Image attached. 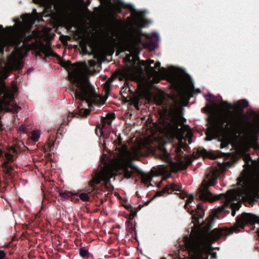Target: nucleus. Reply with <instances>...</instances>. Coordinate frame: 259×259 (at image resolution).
I'll list each match as a JSON object with an SVG mask.
<instances>
[{"label": "nucleus", "mask_w": 259, "mask_h": 259, "mask_svg": "<svg viewBox=\"0 0 259 259\" xmlns=\"http://www.w3.org/2000/svg\"><path fill=\"white\" fill-rule=\"evenodd\" d=\"M161 259H166V258H165V257H162V258H161Z\"/></svg>", "instance_id": "obj_48"}, {"label": "nucleus", "mask_w": 259, "mask_h": 259, "mask_svg": "<svg viewBox=\"0 0 259 259\" xmlns=\"http://www.w3.org/2000/svg\"><path fill=\"white\" fill-rule=\"evenodd\" d=\"M247 157H248L249 159H251V157H250V155H247Z\"/></svg>", "instance_id": "obj_44"}, {"label": "nucleus", "mask_w": 259, "mask_h": 259, "mask_svg": "<svg viewBox=\"0 0 259 259\" xmlns=\"http://www.w3.org/2000/svg\"><path fill=\"white\" fill-rule=\"evenodd\" d=\"M222 105L224 107H226L228 111L229 112H231L234 109V106L227 101H222Z\"/></svg>", "instance_id": "obj_26"}, {"label": "nucleus", "mask_w": 259, "mask_h": 259, "mask_svg": "<svg viewBox=\"0 0 259 259\" xmlns=\"http://www.w3.org/2000/svg\"><path fill=\"white\" fill-rule=\"evenodd\" d=\"M19 128L23 132H24L25 130V126L24 125H21Z\"/></svg>", "instance_id": "obj_40"}, {"label": "nucleus", "mask_w": 259, "mask_h": 259, "mask_svg": "<svg viewBox=\"0 0 259 259\" xmlns=\"http://www.w3.org/2000/svg\"><path fill=\"white\" fill-rule=\"evenodd\" d=\"M160 67V63L159 62H157L155 64V67H153L151 66H149L150 70L153 72V73H157L158 72L156 70V69H158Z\"/></svg>", "instance_id": "obj_28"}, {"label": "nucleus", "mask_w": 259, "mask_h": 259, "mask_svg": "<svg viewBox=\"0 0 259 259\" xmlns=\"http://www.w3.org/2000/svg\"><path fill=\"white\" fill-rule=\"evenodd\" d=\"M113 171L111 168L106 166L97 171L93 179L89 182V186L84 189L77 191L80 199L84 202L90 201V195L98 197L106 189L107 184L112 177Z\"/></svg>", "instance_id": "obj_4"}, {"label": "nucleus", "mask_w": 259, "mask_h": 259, "mask_svg": "<svg viewBox=\"0 0 259 259\" xmlns=\"http://www.w3.org/2000/svg\"><path fill=\"white\" fill-rule=\"evenodd\" d=\"M132 157V156H131L130 154H129V158H130V159H132V157Z\"/></svg>", "instance_id": "obj_46"}, {"label": "nucleus", "mask_w": 259, "mask_h": 259, "mask_svg": "<svg viewBox=\"0 0 259 259\" xmlns=\"http://www.w3.org/2000/svg\"><path fill=\"white\" fill-rule=\"evenodd\" d=\"M32 37V35L29 34V31L21 30L10 37V46L14 47L16 51L21 52L23 46L28 44Z\"/></svg>", "instance_id": "obj_8"}, {"label": "nucleus", "mask_w": 259, "mask_h": 259, "mask_svg": "<svg viewBox=\"0 0 259 259\" xmlns=\"http://www.w3.org/2000/svg\"><path fill=\"white\" fill-rule=\"evenodd\" d=\"M10 37L8 38L5 33V29L3 25H0V53L3 55L5 47H10Z\"/></svg>", "instance_id": "obj_12"}, {"label": "nucleus", "mask_w": 259, "mask_h": 259, "mask_svg": "<svg viewBox=\"0 0 259 259\" xmlns=\"http://www.w3.org/2000/svg\"><path fill=\"white\" fill-rule=\"evenodd\" d=\"M232 209V215L234 217L236 214V210L234 209Z\"/></svg>", "instance_id": "obj_39"}, {"label": "nucleus", "mask_w": 259, "mask_h": 259, "mask_svg": "<svg viewBox=\"0 0 259 259\" xmlns=\"http://www.w3.org/2000/svg\"><path fill=\"white\" fill-rule=\"evenodd\" d=\"M59 195L62 198L68 199V198H70V196H72V192L66 191L64 192H60Z\"/></svg>", "instance_id": "obj_27"}, {"label": "nucleus", "mask_w": 259, "mask_h": 259, "mask_svg": "<svg viewBox=\"0 0 259 259\" xmlns=\"http://www.w3.org/2000/svg\"><path fill=\"white\" fill-rule=\"evenodd\" d=\"M79 254L80 256L83 258L87 257L89 255L88 250L85 247H80L79 249Z\"/></svg>", "instance_id": "obj_23"}, {"label": "nucleus", "mask_w": 259, "mask_h": 259, "mask_svg": "<svg viewBox=\"0 0 259 259\" xmlns=\"http://www.w3.org/2000/svg\"><path fill=\"white\" fill-rule=\"evenodd\" d=\"M150 202V201H147L146 203H145V205H148Z\"/></svg>", "instance_id": "obj_42"}, {"label": "nucleus", "mask_w": 259, "mask_h": 259, "mask_svg": "<svg viewBox=\"0 0 259 259\" xmlns=\"http://www.w3.org/2000/svg\"><path fill=\"white\" fill-rule=\"evenodd\" d=\"M14 100V97L13 94L9 91H5L2 98L0 99V103L2 105L8 107Z\"/></svg>", "instance_id": "obj_13"}, {"label": "nucleus", "mask_w": 259, "mask_h": 259, "mask_svg": "<svg viewBox=\"0 0 259 259\" xmlns=\"http://www.w3.org/2000/svg\"><path fill=\"white\" fill-rule=\"evenodd\" d=\"M184 158L185 161H184L183 158L178 162V168L181 170L186 169L188 167V166L191 164L192 161V159L188 155L185 156Z\"/></svg>", "instance_id": "obj_14"}, {"label": "nucleus", "mask_w": 259, "mask_h": 259, "mask_svg": "<svg viewBox=\"0 0 259 259\" xmlns=\"http://www.w3.org/2000/svg\"><path fill=\"white\" fill-rule=\"evenodd\" d=\"M156 35H157V34L156 33H153L151 35H146V36L148 38H152L154 37L155 36H156Z\"/></svg>", "instance_id": "obj_37"}, {"label": "nucleus", "mask_w": 259, "mask_h": 259, "mask_svg": "<svg viewBox=\"0 0 259 259\" xmlns=\"http://www.w3.org/2000/svg\"><path fill=\"white\" fill-rule=\"evenodd\" d=\"M1 166L3 169L4 172L6 174L11 175V172L13 170V168L12 166L9 165L8 161H4L2 163Z\"/></svg>", "instance_id": "obj_19"}, {"label": "nucleus", "mask_w": 259, "mask_h": 259, "mask_svg": "<svg viewBox=\"0 0 259 259\" xmlns=\"http://www.w3.org/2000/svg\"><path fill=\"white\" fill-rule=\"evenodd\" d=\"M63 66L68 70L69 80L72 83L71 90L74 92L76 100L78 101V115L81 118H85L90 114V111L87 108H81V102H84L89 107L92 104H97L100 96L96 94L89 78L80 73V65L72 64L68 61L64 63Z\"/></svg>", "instance_id": "obj_3"}, {"label": "nucleus", "mask_w": 259, "mask_h": 259, "mask_svg": "<svg viewBox=\"0 0 259 259\" xmlns=\"http://www.w3.org/2000/svg\"><path fill=\"white\" fill-rule=\"evenodd\" d=\"M175 81L178 86L181 87L182 85V83L179 78H175Z\"/></svg>", "instance_id": "obj_38"}, {"label": "nucleus", "mask_w": 259, "mask_h": 259, "mask_svg": "<svg viewBox=\"0 0 259 259\" xmlns=\"http://www.w3.org/2000/svg\"><path fill=\"white\" fill-rule=\"evenodd\" d=\"M198 152L201 155L203 156L207 157L211 159H215L216 158V157L214 155H210L205 149L198 151Z\"/></svg>", "instance_id": "obj_25"}, {"label": "nucleus", "mask_w": 259, "mask_h": 259, "mask_svg": "<svg viewBox=\"0 0 259 259\" xmlns=\"http://www.w3.org/2000/svg\"><path fill=\"white\" fill-rule=\"evenodd\" d=\"M128 92H131V94H134V93L132 91H131V89L129 87H123L121 90V94H128Z\"/></svg>", "instance_id": "obj_30"}, {"label": "nucleus", "mask_w": 259, "mask_h": 259, "mask_svg": "<svg viewBox=\"0 0 259 259\" xmlns=\"http://www.w3.org/2000/svg\"><path fill=\"white\" fill-rule=\"evenodd\" d=\"M119 142V145H121V141L120 140Z\"/></svg>", "instance_id": "obj_45"}, {"label": "nucleus", "mask_w": 259, "mask_h": 259, "mask_svg": "<svg viewBox=\"0 0 259 259\" xmlns=\"http://www.w3.org/2000/svg\"><path fill=\"white\" fill-rule=\"evenodd\" d=\"M78 196L77 192L76 193H72V196L70 197L71 201L76 202L79 201V199L77 197Z\"/></svg>", "instance_id": "obj_31"}, {"label": "nucleus", "mask_w": 259, "mask_h": 259, "mask_svg": "<svg viewBox=\"0 0 259 259\" xmlns=\"http://www.w3.org/2000/svg\"><path fill=\"white\" fill-rule=\"evenodd\" d=\"M142 32L139 28H133L128 33V36L123 44V51L129 52H139L141 50L140 45L142 42Z\"/></svg>", "instance_id": "obj_7"}, {"label": "nucleus", "mask_w": 259, "mask_h": 259, "mask_svg": "<svg viewBox=\"0 0 259 259\" xmlns=\"http://www.w3.org/2000/svg\"><path fill=\"white\" fill-rule=\"evenodd\" d=\"M208 122L209 127V133L207 134L205 138L207 141L217 138L226 130L239 134L242 127L238 119L233 114L225 119L211 115L208 118Z\"/></svg>", "instance_id": "obj_6"}, {"label": "nucleus", "mask_w": 259, "mask_h": 259, "mask_svg": "<svg viewBox=\"0 0 259 259\" xmlns=\"http://www.w3.org/2000/svg\"><path fill=\"white\" fill-rule=\"evenodd\" d=\"M181 108L180 107L178 106L172 107L169 113L170 117V121L165 123V129L167 132L176 137L179 140V142L174 150L176 154L175 158L178 162L184 158L183 155L184 152L182 149L186 150L188 147L187 145L183 142L185 130L183 128L179 127L181 122Z\"/></svg>", "instance_id": "obj_5"}, {"label": "nucleus", "mask_w": 259, "mask_h": 259, "mask_svg": "<svg viewBox=\"0 0 259 259\" xmlns=\"http://www.w3.org/2000/svg\"><path fill=\"white\" fill-rule=\"evenodd\" d=\"M40 51L46 55V57H58V55L54 52V51L52 50L50 46H49L44 45L40 48Z\"/></svg>", "instance_id": "obj_16"}, {"label": "nucleus", "mask_w": 259, "mask_h": 259, "mask_svg": "<svg viewBox=\"0 0 259 259\" xmlns=\"http://www.w3.org/2000/svg\"><path fill=\"white\" fill-rule=\"evenodd\" d=\"M249 106L248 102L245 99L238 100L236 104V108L241 112Z\"/></svg>", "instance_id": "obj_17"}, {"label": "nucleus", "mask_w": 259, "mask_h": 259, "mask_svg": "<svg viewBox=\"0 0 259 259\" xmlns=\"http://www.w3.org/2000/svg\"><path fill=\"white\" fill-rule=\"evenodd\" d=\"M236 221L238 225L243 228L247 224H259V217L251 213L244 212L237 217Z\"/></svg>", "instance_id": "obj_10"}, {"label": "nucleus", "mask_w": 259, "mask_h": 259, "mask_svg": "<svg viewBox=\"0 0 259 259\" xmlns=\"http://www.w3.org/2000/svg\"><path fill=\"white\" fill-rule=\"evenodd\" d=\"M175 192L181 199L187 198L185 204V208L192 215L194 227L192 229L190 237H184V243L191 259H203V254L206 252L211 244L219 239L226 237L234 232L232 229H214L210 232V229L214 222V218L210 215L202 223L199 219L203 217L204 209L202 203L197 204L196 208L192 209L190 204L194 200V196L189 195L182 191V186L178 184H169L166 186L162 191L156 192L158 196H162L164 193L170 194Z\"/></svg>", "instance_id": "obj_1"}, {"label": "nucleus", "mask_w": 259, "mask_h": 259, "mask_svg": "<svg viewBox=\"0 0 259 259\" xmlns=\"http://www.w3.org/2000/svg\"><path fill=\"white\" fill-rule=\"evenodd\" d=\"M229 143L227 141H224L221 142V148H224L227 146H228Z\"/></svg>", "instance_id": "obj_35"}, {"label": "nucleus", "mask_w": 259, "mask_h": 259, "mask_svg": "<svg viewBox=\"0 0 259 259\" xmlns=\"http://www.w3.org/2000/svg\"><path fill=\"white\" fill-rule=\"evenodd\" d=\"M161 151H162L164 157L166 159H168L170 156V154L167 151V150L164 148H161Z\"/></svg>", "instance_id": "obj_32"}, {"label": "nucleus", "mask_w": 259, "mask_h": 259, "mask_svg": "<svg viewBox=\"0 0 259 259\" xmlns=\"http://www.w3.org/2000/svg\"><path fill=\"white\" fill-rule=\"evenodd\" d=\"M20 109V107L17 104H13L12 105V111L14 112H17L18 110Z\"/></svg>", "instance_id": "obj_34"}, {"label": "nucleus", "mask_w": 259, "mask_h": 259, "mask_svg": "<svg viewBox=\"0 0 259 259\" xmlns=\"http://www.w3.org/2000/svg\"><path fill=\"white\" fill-rule=\"evenodd\" d=\"M126 231L128 233L131 234L132 235L133 234L134 232H136V228L133 225V223L132 221H126Z\"/></svg>", "instance_id": "obj_21"}, {"label": "nucleus", "mask_w": 259, "mask_h": 259, "mask_svg": "<svg viewBox=\"0 0 259 259\" xmlns=\"http://www.w3.org/2000/svg\"><path fill=\"white\" fill-rule=\"evenodd\" d=\"M6 158L7 159L6 161H8V162L9 161H13V156L10 154L6 153L5 154Z\"/></svg>", "instance_id": "obj_33"}, {"label": "nucleus", "mask_w": 259, "mask_h": 259, "mask_svg": "<svg viewBox=\"0 0 259 259\" xmlns=\"http://www.w3.org/2000/svg\"><path fill=\"white\" fill-rule=\"evenodd\" d=\"M115 118V115L114 113H109L106 114L105 117H102L101 119V122L102 127L101 129V136L103 138H107L109 134L106 133L107 128H108L111 125L112 121Z\"/></svg>", "instance_id": "obj_11"}, {"label": "nucleus", "mask_w": 259, "mask_h": 259, "mask_svg": "<svg viewBox=\"0 0 259 259\" xmlns=\"http://www.w3.org/2000/svg\"><path fill=\"white\" fill-rule=\"evenodd\" d=\"M218 177L217 172L215 170H211L206 175L208 181L203 180L200 187L197 190L199 199L209 202L223 199L224 204L218 208V212L219 213H229L228 209L238 210L241 204L239 202L235 203V201L240 200L241 197L249 196L252 187V181L247 178H244L241 188L230 190L225 194L214 195L209 191V188L210 186L215 184Z\"/></svg>", "instance_id": "obj_2"}, {"label": "nucleus", "mask_w": 259, "mask_h": 259, "mask_svg": "<svg viewBox=\"0 0 259 259\" xmlns=\"http://www.w3.org/2000/svg\"><path fill=\"white\" fill-rule=\"evenodd\" d=\"M141 208V205H139L136 208H133L131 205H130L129 207H127V209H130V219L131 220H133L136 216L138 211Z\"/></svg>", "instance_id": "obj_20"}, {"label": "nucleus", "mask_w": 259, "mask_h": 259, "mask_svg": "<svg viewBox=\"0 0 259 259\" xmlns=\"http://www.w3.org/2000/svg\"><path fill=\"white\" fill-rule=\"evenodd\" d=\"M123 172L124 177L126 179H130L133 176V172L129 169L127 166H124L123 168Z\"/></svg>", "instance_id": "obj_22"}, {"label": "nucleus", "mask_w": 259, "mask_h": 259, "mask_svg": "<svg viewBox=\"0 0 259 259\" xmlns=\"http://www.w3.org/2000/svg\"><path fill=\"white\" fill-rule=\"evenodd\" d=\"M9 64L12 69L16 70L21 69L23 67V62L20 59L15 58Z\"/></svg>", "instance_id": "obj_15"}, {"label": "nucleus", "mask_w": 259, "mask_h": 259, "mask_svg": "<svg viewBox=\"0 0 259 259\" xmlns=\"http://www.w3.org/2000/svg\"><path fill=\"white\" fill-rule=\"evenodd\" d=\"M149 66H150V65H151V64H152L154 63V60H149Z\"/></svg>", "instance_id": "obj_41"}, {"label": "nucleus", "mask_w": 259, "mask_h": 259, "mask_svg": "<svg viewBox=\"0 0 259 259\" xmlns=\"http://www.w3.org/2000/svg\"><path fill=\"white\" fill-rule=\"evenodd\" d=\"M153 176L147 173H142L141 174V179L142 182L145 185H147L152 180Z\"/></svg>", "instance_id": "obj_18"}, {"label": "nucleus", "mask_w": 259, "mask_h": 259, "mask_svg": "<svg viewBox=\"0 0 259 259\" xmlns=\"http://www.w3.org/2000/svg\"><path fill=\"white\" fill-rule=\"evenodd\" d=\"M50 146V147H51V145H50V146ZM51 146H54V145H53V144H52V145H51Z\"/></svg>", "instance_id": "obj_49"}, {"label": "nucleus", "mask_w": 259, "mask_h": 259, "mask_svg": "<svg viewBox=\"0 0 259 259\" xmlns=\"http://www.w3.org/2000/svg\"><path fill=\"white\" fill-rule=\"evenodd\" d=\"M1 94H2V92H0V95H1Z\"/></svg>", "instance_id": "obj_50"}, {"label": "nucleus", "mask_w": 259, "mask_h": 259, "mask_svg": "<svg viewBox=\"0 0 259 259\" xmlns=\"http://www.w3.org/2000/svg\"><path fill=\"white\" fill-rule=\"evenodd\" d=\"M242 116L245 118V123L249 125V127L245 133L248 142L251 147H255L257 146L258 140L259 122L251 124L249 121V118L248 116L242 115Z\"/></svg>", "instance_id": "obj_9"}, {"label": "nucleus", "mask_w": 259, "mask_h": 259, "mask_svg": "<svg viewBox=\"0 0 259 259\" xmlns=\"http://www.w3.org/2000/svg\"><path fill=\"white\" fill-rule=\"evenodd\" d=\"M123 74V75L124 76L125 75H126V73L125 72H123L122 73Z\"/></svg>", "instance_id": "obj_43"}, {"label": "nucleus", "mask_w": 259, "mask_h": 259, "mask_svg": "<svg viewBox=\"0 0 259 259\" xmlns=\"http://www.w3.org/2000/svg\"><path fill=\"white\" fill-rule=\"evenodd\" d=\"M6 256V253L3 250H0V259H4Z\"/></svg>", "instance_id": "obj_36"}, {"label": "nucleus", "mask_w": 259, "mask_h": 259, "mask_svg": "<svg viewBox=\"0 0 259 259\" xmlns=\"http://www.w3.org/2000/svg\"><path fill=\"white\" fill-rule=\"evenodd\" d=\"M39 134L38 131H33L31 134V139L34 142H36L39 138Z\"/></svg>", "instance_id": "obj_29"}, {"label": "nucleus", "mask_w": 259, "mask_h": 259, "mask_svg": "<svg viewBox=\"0 0 259 259\" xmlns=\"http://www.w3.org/2000/svg\"><path fill=\"white\" fill-rule=\"evenodd\" d=\"M256 194L257 195H259V193H257H257H256Z\"/></svg>", "instance_id": "obj_47"}, {"label": "nucleus", "mask_w": 259, "mask_h": 259, "mask_svg": "<svg viewBox=\"0 0 259 259\" xmlns=\"http://www.w3.org/2000/svg\"><path fill=\"white\" fill-rule=\"evenodd\" d=\"M145 47L150 51H154L156 48V43L153 40H150L145 44Z\"/></svg>", "instance_id": "obj_24"}]
</instances>
